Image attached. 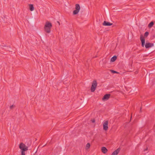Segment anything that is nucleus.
<instances>
[{"mask_svg":"<svg viewBox=\"0 0 155 155\" xmlns=\"http://www.w3.org/2000/svg\"><path fill=\"white\" fill-rule=\"evenodd\" d=\"M91 121L92 123H94L95 122V120L94 119L92 120Z\"/></svg>","mask_w":155,"mask_h":155,"instance_id":"obj_18","label":"nucleus"},{"mask_svg":"<svg viewBox=\"0 0 155 155\" xmlns=\"http://www.w3.org/2000/svg\"><path fill=\"white\" fill-rule=\"evenodd\" d=\"M14 107V106L13 105H11L10 106V108L11 109H12Z\"/></svg>","mask_w":155,"mask_h":155,"instance_id":"obj_17","label":"nucleus"},{"mask_svg":"<svg viewBox=\"0 0 155 155\" xmlns=\"http://www.w3.org/2000/svg\"><path fill=\"white\" fill-rule=\"evenodd\" d=\"M19 147L21 150V155H25V151L28 150V147L23 143H21L19 145Z\"/></svg>","mask_w":155,"mask_h":155,"instance_id":"obj_3","label":"nucleus"},{"mask_svg":"<svg viewBox=\"0 0 155 155\" xmlns=\"http://www.w3.org/2000/svg\"><path fill=\"white\" fill-rule=\"evenodd\" d=\"M111 72L114 73H117V74H118L119 73L116 71H115L113 70H111Z\"/></svg>","mask_w":155,"mask_h":155,"instance_id":"obj_16","label":"nucleus"},{"mask_svg":"<svg viewBox=\"0 0 155 155\" xmlns=\"http://www.w3.org/2000/svg\"><path fill=\"white\" fill-rule=\"evenodd\" d=\"M57 22L59 24V25H60V22H59L58 21H57Z\"/></svg>","mask_w":155,"mask_h":155,"instance_id":"obj_19","label":"nucleus"},{"mask_svg":"<svg viewBox=\"0 0 155 155\" xmlns=\"http://www.w3.org/2000/svg\"><path fill=\"white\" fill-rule=\"evenodd\" d=\"M29 9L31 11H33L34 9V8L32 4H30L29 5Z\"/></svg>","mask_w":155,"mask_h":155,"instance_id":"obj_11","label":"nucleus"},{"mask_svg":"<svg viewBox=\"0 0 155 155\" xmlns=\"http://www.w3.org/2000/svg\"><path fill=\"white\" fill-rule=\"evenodd\" d=\"M108 121L107 120L105 121L103 124V129L105 130H107L108 129Z\"/></svg>","mask_w":155,"mask_h":155,"instance_id":"obj_6","label":"nucleus"},{"mask_svg":"<svg viewBox=\"0 0 155 155\" xmlns=\"http://www.w3.org/2000/svg\"><path fill=\"white\" fill-rule=\"evenodd\" d=\"M102 152L104 153H106L107 151V149L105 147H103L101 148V149Z\"/></svg>","mask_w":155,"mask_h":155,"instance_id":"obj_10","label":"nucleus"},{"mask_svg":"<svg viewBox=\"0 0 155 155\" xmlns=\"http://www.w3.org/2000/svg\"><path fill=\"white\" fill-rule=\"evenodd\" d=\"M75 9V10H74L73 11V14L74 15H76L78 14L79 12L80 9V7L79 4H76Z\"/></svg>","mask_w":155,"mask_h":155,"instance_id":"obj_5","label":"nucleus"},{"mask_svg":"<svg viewBox=\"0 0 155 155\" xmlns=\"http://www.w3.org/2000/svg\"><path fill=\"white\" fill-rule=\"evenodd\" d=\"M110 94H106L102 98V100L103 101L107 100L110 98Z\"/></svg>","mask_w":155,"mask_h":155,"instance_id":"obj_7","label":"nucleus"},{"mask_svg":"<svg viewBox=\"0 0 155 155\" xmlns=\"http://www.w3.org/2000/svg\"><path fill=\"white\" fill-rule=\"evenodd\" d=\"M149 32H146L144 34V37H147L148 35H149Z\"/></svg>","mask_w":155,"mask_h":155,"instance_id":"obj_15","label":"nucleus"},{"mask_svg":"<svg viewBox=\"0 0 155 155\" xmlns=\"http://www.w3.org/2000/svg\"><path fill=\"white\" fill-rule=\"evenodd\" d=\"M154 23L153 21H151L148 25V27L149 28H151L153 25Z\"/></svg>","mask_w":155,"mask_h":155,"instance_id":"obj_13","label":"nucleus"},{"mask_svg":"<svg viewBox=\"0 0 155 155\" xmlns=\"http://www.w3.org/2000/svg\"><path fill=\"white\" fill-rule=\"evenodd\" d=\"M90 143H87L86 145V149H89L90 148Z\"/></svg>","mask_w":155,"mask_h":155,"instance_id":"obj_14","label":"nucleus"},{"mask_svg":"<svg viewBox=\"0 0 155 155\" xmlns=\"http://www.w3.org/2000/svg\"><path fill=\"white\" fill-rule=\"evenodd\" d=\"M147 150V148L146 149H145L144 150V151Z\"/></svg>","mask_w":155,"mask_h":155,"instance_id":"obj_20","label":"nucleus"},{"mask_svg":"<svg viewBox=\"0 0 155 155\" xmlns=\"http://www.w3.org/2000/svg\"><path fill=\"white\" fill-rule=\"evenodd\" d=\"M103 25L105 26H110L113 25V23L106 21H104L103 23Z\"/></svg>","mask_w":155,"mask_h":155,"instance_id":"obj_8","label":"nucleus"},{"mask_svg":"<svg viewBox=\"0 0 155 155\" xmlns=\"http://www.w3.org/2000/svg\"><path fill=\"white\" fill-rule=\"evenodd\" d=\"M117 58V57L116 56L114 55V56H113L111 58L110 61L112 62H114L116 60Z\"/></svg>","mask_w":155,"mask_h":155,"instance_id":"obj_12","label":"nucleus"},{"mask_svg":"<svg viewBox=\"0 0 155 155\" xmlns=\"http://www.w3.org/2000/svg\"><path fill=\"white\" fill-rule=\"evenodd\" d=\"M52 27V25L51 23L49 21H47L44 27L45 31L48 33H50Z\"/></svg>","mask_w":155,"mask_h":155,"instance_id":"obj_2","label":"nucleus"},{"mask_svg":"<svg viewBox=\"0 0 155 155\" xmlns=\"http://www.w3.org/2000/svg\"><path fill=\"white\" fill-rule=\"evenodd\" d=\"M120 150V148H119L116 150H115L111 154L113 155H117L119 152Z\"/></svg>","mask_w":155,"mask_h":155,"instance_id":"obj_9","label":"nucleus"},{"mask_svg":"<svg viewBox=\"0 0 155 155\" xmlns=\"http://www.w3.org/2000/svg\"><path fill=\"white\" fill-rule=\"evenodd\" d=\"M140 40L141 42V46L142 47H144V45L146 49H148L153 47L154 46V44L153 43H145V39L144 37L142 35H141L140 36Z\"/></svg>","mask_w":155,"mask_h":155,"instance_id":"obj_1","label":"nucleus"},{"mask_svg":"<svg viewBox=\"0 0 155 155\" xmlns=\"http://www.w3.org/2000/svg\"><path fill=\"white\" fill-rule=\"evenodd\" d=\"M97 84L96 81L94 80L92 83L91 86V92H94L97 86Z\"/></svg>","mask_w":155,"mask_h":155,"instance_id":"obj_4","label":"nucleus"}]
</instances>
